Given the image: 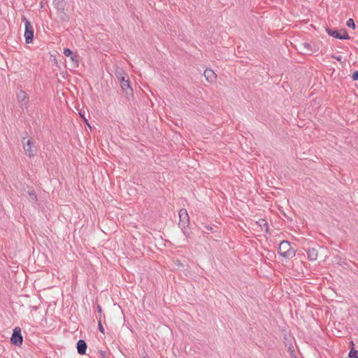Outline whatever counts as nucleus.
Listing matches in <instances>:
<instances>
[{"label": "nucleus", "mask_w": 358, "mask_h": 358, "mask_svg": "<svg viewBox=\"0 0 358 358\" xmlns=\"http://www.w3.org/2000/svg\"><path fill=\"white\" fill-rule=\"evenodd\" d=\"M115 75L120 83V87L123 93L128 100L133 97V90L130 85L129 76L120 68H116Z\"/></svg>", "instance_id": "1"}, {"label": "nucleus", "mask_w": 358, "mask_h": 358, "mask_svg": "<svg viewBox=\"0 0 358 358\" xmlns=\"http://www.w3.org/2000/svg\"><path fill=\"white\" fill-rule=\"evenodd\" d=\"M279 254L286 258L291 259L296 255V250L291 246L290 243L287 241H282L278 247Z\"/></svg>", "instance_id": "2"}, {"label": "nucleus", "mask_w": 358, "mask_h": 358, "mask_svg": "<svg viewBox=\"0 0 358 358\" xmlns=\"http://www.w3.org/2000/svg\"><path fill=\"white\" fill-rule=\"evenodd\" d=\"M22 143L25 154L29 157H32L36 155L37 148L35 143L32 138H29L26 141V138H23Z\"/></svg>", "instance_id": "3"}, {"label": "nucleus", "mask_w": 358, "mask_h": 358, "mask_svg": "<svg viewBox=\"0 0 358 358\" xmlns=\"http://www.w3.org/2000/svg\"><path fill=\"white\" fill-rule=\"evenodd\" d=\"M22 20L24 22L25 30L24 36L25 38L26 43H31L34 39V27L29 20L26 18L25 16L22 17Z\"/></svg>", "instance_id": "4"}, {"label": "nucleus", "mask_w": 358, "mask_h": 358, "mask_svg": "<svg viewBox=\"0 0 358 358\" xmlns=\"http://www.w3.org/2000/svg\"><path fill=\"white\" fill-rule=\"evenodd\" d=\"M326 31L327 32V34L329 36H331L335 38L341 39V40L350 38L348 32L345 29H343L341 31L343 32V34H341L338 30L331 29L330 28H326Z\"/></svg>", "instance_id": "5"}, {"label": "nucleus", "mask_w": 358, "mask_h": 358, "mask_svg": "<svg viewBox=\"0 0 358 358\" xmlns=\"http://www.w3.org/2000/svg\"><path fill=\"white\" fill-rule=\"evenodd\" d=\"M12 344L20 346L22 344V336L21 334V329L20 327H15L13 329V332L10 338Z\"/></svg>", "instance_id": "6"}, {"label": "nucleus", "mask_w": 358, "mask_h": 358, "mask_svg": "<svg viewBox=\"0 0 358 358\" xmlns=\"http://www.w3.org/2000/svg\"><path fill=\"white\" fill-rule=\"evenodd\" d=\"M180 222L179 225L183 229L189 224V215L186 209L182 208L179 211Z\"/></svg>", "instance_id": "7"}, {"label": "nucleus", "mask_w": 358, "mask_h": 358, "mask_svg": "<svg viewBox=\"0 0 358 358\" xmlns=\"http://www.w3.org/2000/svg\"><path fill=\"white\" fill-rule=\"evenodd\" d=\"M308 258L310 261H315L317 259L318 256V251L315 248H308L306 250Z\"/></svg>", "instance_id": "8"}, {"label": "nucleus", "mask_w": 358, "mask_h": 358, "mask_svg": "<svg viewBox=\"0 0 358 358\" xmlns=\"http://www.w3.org/2000/svg\"><path fill=\"white\" fill-rule=\"evenodd\" d=\"M87 350V343L84 340H79L77 343V350L79 355H83Z\"/></svg>", "instance_id": "9"}, {"label": "nucleus", "mask_w": 358, "mask_h": 358, "mask_svg": "<svg viewBox=\"0 0 358 358\" xmlns=\"http://www.w3.org/2000/svg\"><path fill=\"white\" fill-rule=\"evenodd\" d=\"M203 75L206 78V79L208 81V82H210V83H213L215 80L216 79V74L215 73V72L212 70V69H206L203 73Z\"/></svg>", "instance_id": "10"}, {"label": "nucleus", "mask_w": 358, "mask_h": 358, "mask_svg": "<svg viewBox=\"0 0 358 358\" xmlns=\"http://www.w3.org/2000/svg\"><path fill=\"white\" fill-rule=\"evenodd\" d=\"M301 50L303 54L311 55L313 52L310 44L306 42L301 44Z\"/></svg>", "instance_id": "11"}, {"label": "nucleus", "mask_w": 358, "mask_h": 358, "mask_svg": "<svg viewBox=\"0 0 358 358\" xmlns=\"http://www.w3.org/2000/svg\"><path fill=\"white\" fill-rule=\"evenodd\" d=\"M52 3L58 10H63L64 9V0H53Z\"/></svg>", "instance_id": "12"}, {"label": "nucleus", "mask_w": 358, "mask_h": 358, "mask_svg": "<svg viewBox=\"0 0 358 358\" xmlns=\"http://www.w3.org/2000/svg\"><path fill=\"white\" fill-rule=\"evenodd\" d=\"M17 99L19 102L22 103L26 99H27V95L25 92H24L23 90H20L17 94Z\"/></svg>", "instance_id": "13"}, {"label": "nucleus", "mask_w": 358, "mask_h": 358, "mask_svg": "<svg viewBox=\"0 0 358 358\" xmlns=\"http://www.w3.org/2000/svg\"><path fill=\"white\" fill-rule=\"evenodd\" d=\"M257 223L259 224V226H261L262 227V230L264 228V230H265L266 232L268 231V223H267V222L265 220L262 219Z\"/></svg>", "instance_id": "14"}, {"label": "nucleus", "mask_w": 358, "mask_h": 358, "mask_svg": "<svg viewBox=\"0 0 358 358\" xmlns=\"http://www.w3.org/2000/svg\"><path fill=\"white\" fill-rule=\"evenodd\" d=\"M348 355L350 358H357L358 355V351L355 349H352Z\"/></svg>", "instance_id": "15"}, {"label": "nucleus", "mask_w": 358, "mask_h": 358, "mask_svg": "<svg viewBox=\"0 0 358 358\" xmlns=\"http://www.w3.org/2000/svg\"><path fill=\"white\" fill-rule=\"evenodd\" d=\"M346 25L348 27L352 28L353 29H355V24L354 22V20L351 18L347 21Z\"/></svg>", "instance_id": "16"}, {"label": "nucleus", "mask_w": 358, "mask_h": 358, "mask_svg": "<svg viewBox=\"0 0 358 358\" xmlns=\"http://www.w3.org/2000/svg\"><path fill=\"white\" fill-rule=\"evenodd\" d=\"M64 55L66 57H71L73 55V52L69 48H65L64 50Z\"/></svg>", "instance_id": "17"}, {"label": "nucleus", "mask_w": 358, "mask_h": 358, "mask_svg": "<svg viewBox=\"0 0 358 358\" xmlns=\"http://www.w3.org/2000/svg\"><path fill=\"white\" fill-rule=\"evenodd\" d=\"M71 61L74 63V64L78 66V56L76 55H72L71 57Z\"/></svg>", "instance_id": "18"}, {"label": "nucleus", "mask_w": 358, "mask_h": 358, "mask_svg": "<svg viewBox=\"0 0 358 358\" xmlns=\"http://www.w3.org/2000/svg\"><path fill=\"white\" fill-rule=\"evenodd\" d=\"M99 330L100 331V332H101L102 334H104V328L101 324V317H99Z\"/></svg>", "instance_id": "19"}, {"label": "nucleus", "mask_w": 358, "mask_h": 358, "mask_svg": "<svg viewBox=\"0 0 358 358\" xmlns=\"http://www.w3.org/2000/svg\"><path fill=\"white\" fill-rule=\"evenodd\" d=\"M79 115L82 117L85 123L90 127V124L87 122V118L85 117L84 113H83L81 111L79 113Z\"/></svg>", "instance_id": "20"}, {"label": "nucleus", "mask_w": 358, "mask_h": 358, "mask_svg": "<svg viewBox=\"0 0 358 358\" xmlns=\"http://www.w3.org/2000/svg\"><path fill=\"white\" fill-rule=\"evenodd\" d=\"M204 229L206 230V231H203L204 233H208V231H213V227L210 226L204 225Z\"/></svg>", "instance_id": "21"}, {"label": "nucleus", "mask_w": 358, "mask_h": 358, "mask_svg": "<svg viewBox=\"0 0 358 358\" xmlns=\"http://www.w3.org/2000/svg\"><path fill=\"white\" fill-rule=\"evenodd\" d=\"M352 79L354 80H358V71H355L353 74H352Z\"/></svg>", "instance_id": "22"}, {"label": "nucleus", "mask_w": 358, "mask_h": 358, "mask_svg": "<svg viewBox=\"0 0 358 358\" xmlns=\"http://www.w3.org/2000/svg\"><path fill=\"white\" fill-rule=\"evenodd\" d=\"M29 194L30 196H31L32 199H36V200L37 197H36V194H35V192H34V191H32V192H29Z\"/></svg>", "instance_id": "23"}, {"label": "nucleus", "mask_w": 358, "mask_h": 358, "mask_svg": "<svg viewBox=\"0 0 358 358\" xmlns=\"http://www.w3.org/2000/svg\"><path fill=\"white\" fill-rule=\"evenodd\" d=\"M99 353L100 354V357L101 358L106 357V352L104 351L99 350Z\"/></svg>", "instance_id": "24"}, {"label": "nucleus", "mask_w": 358, "mask_h": 358, "mask_svg": "<svg viewBox=\"0 0 358 358\" xmlns=\"http://www.w3.org/2000/svg\"><path fill=\"white\" fill-rule=\"evenodd\" d=\"M97 310L99 313V314L101 315V307L99 305H98V306H97Z\"/></svg>", "instance_id": "25"}, {"label": "nucleus", "mask_w": 358, "mask_h": 358, "mask_svg": "<svg viewBox=\"0 0 358 358\" xmlns=\"http://www.w3.org/2000/svg\"><path fill=\"white\" fill-rule=\"evenodd\" d=\"M350 344H351L352 345H354L353 341H351V342H350Z\"/></svg>", "instance_id": "26"}, {"label": "nucleus", "mask_w": 358, "mask_h": 358, "mask_svg": "<svg viewBox=\"0 0 358 358\" xmlns=\"http://www.w3.org/2000/svg\"><path fill=\"white\" fill-rule=\"evenodd\" d=\"M357 358H358V355H357Z\"/></svg>", "instance_id": "27"}, {"label": "nucleus", "mask_w": 358, "mask_h": 358, "mask_svg": "<svg viewBox=\"0 0 358 358\" xmlns=\"http://www.w3.org/2000/svg\"><path fill=\"white\" fill-rule=\"evenodd\" d=\"M143 358H145V357H143Z\"/></svg>", "instance_id": "28"}]
</instances>
